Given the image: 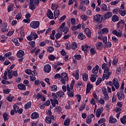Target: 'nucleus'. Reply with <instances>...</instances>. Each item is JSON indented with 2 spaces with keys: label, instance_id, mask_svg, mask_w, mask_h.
Returning a JSON list of instances; mask_svg holds the SVG:
<instances>
[{
  "label": "nucleus",
  "instance_id": "nucleus-45",
  "mask_svg": "<svg viewBox=\"0 0 126 126\" xmlns=\"http://www.w3.org/2000/svg\"><path fill=\"white\" fill-rule=\"evenodd\" d=\"M121 122L123 125H126V116H125L123 118H121Z\"/></svg>",
  "mask_w": 126,
  "mask_h": 126
},
{
  "label": "nucleus",
  "instance_id": "nucleus-60",
  "mask_svg": "<svg viewBox=\"0 0 126 126\" xmlns=\"http://www.w3.org/2000/svg\"><path fill=\"white\" fill-rule=\"evenodd\" d=\"M29 45H31V47H32V49H33V48H35V41H30L29 42Z\"/></svg>",
  "mask_w": 126,
  "mask_h": 126
},
{
  "label": "nucleus",
  "instance_id": "nucleus-14",
  "mask_svg": "<svg viewBox=\"0 0 126 126\" xmlns=\"http://www.w3.org/2000/svg\"><path fill=\"white\" fill-rule=\"evenodd\" d=\"M103 112V108H100L96 110V118H100V116H101V114H102Z\"/></svg>",
  "mask_w": 126,
  "mask_h": 126
},
{
  "label": "nucleus",
  "instance_id": "nucleus-31",
  "mask_svg": "<svg viewBox=\"0 0 126 126\" xmlns=\"http://www.w3.org/2000/svg\"><path fill=\"white\" fill-rule=\"evenodd\" d=\"M56 94L57 95H58V97H59L60 98H62V97H63V96L64 95V93H63V92L62 91H60L56 93Z\"/></svg>",
  "mask_w": 126,
  "mask_h": 126
},
{
  "label": "nucleus",
  "instance_id": "nucleus-20",
  "mask_svg": "<svg viewBox=\"0 0 126 126\" xmlns=\"http://www.w3.org/2000/svg\"><path fill=\"white\" fill-rule=\"evenodd\" d=\"M39 114L37 112H33L31 115V119L32 120H35L36 119H38L39 118Z\"/></svg>",
  "mask_w": 126,
  "mask_h": 126
},
{
  "label": "nucleus",
  "instance_id": "nucleus-29",
  "mask_svg": "<svg viewBox=\"0 0 126 126\" xmlns=\"http://www.w3.org/2000/svg\"><path fill=\"white\" fill-rule=\"evenodd\" d=\"M54 16L55 17V19H57L60 16V10L57 9L54 11Z\"/></svg>",
  "mask_w": 126,
  "mask_h": 126
},
{
  "label": "nucleus",
  "instance_id": "nucleus-33",
  "mask_svg": "<svg viewBox=\"0 0 126 126\" xmlns=\"http://www.w3.org/2000/svg\"><path fill=\"white\" fill-rule=\"evenodd\" d=\"M83 86V85L82 84V82L79 81L77 84H75V87H76V88H82Z\"/></svg>",
  "mask_w": 126,
  "mask_h": 126
},
{
  "label": "nucleus",
  "instance_id": "nucleus-11",
  "mask_svg": "<svg viewBox=\"0 0 126 126\" xmlns=\"http://www.w3.org/2000/svg\"><path fill=\"white\" fill-rule=\"evenodd\" d=\"M51 69L52 67H51V65L50 64H48L44 66V71H45V72L49 73L50 71H51Z\"/></svg>",
  "mask_w": 126,
  "mask_h": 126
},
{
  "label": "nucleus",
  "instance_id": "nucleus-54",
  "mask_svg": "<svg viewBox=\"0 0 126 126\" xmlns=\"http://www.w3.org/2000/svg\"><path fill=\"white\" fill-rule=\"evenodd\" d=\"M63 35V33H57L55 35V38H56V39H60V38H61V37H62V35Z\"/></svg>",
  "mask_w": 126,
  "mask_h": 126
},
{
  "label": "nucleus",
  "instance_id": "nucleus-16",
  "mask_svg": "<svg viewBox=\"0 0 126 126\" xmlns=\"http://www.w3.org/2000/svg\"><path fill=\"white\" fill-rule=\"evenodd\" d=\"M96 48L99 51H101L103 48V43L101 42H97L95 44Z\"/></svg>",
  "mask_w": 126,
  "mask_h": 126
},
{
  "label": "nucleus",
  "instance_id": "nucleus-57",
  "mask_svg": "<svg viewBox=\"0 0 126 126\" xmlns=\"http://www.w3.org/2000/svg\"><path fill=\"white\" fill-rule=\"evenodd\" d=\"M45 121L47 124H52V120L48 116L46 117Z\"/></svg>",
  "mask_w": 126,
  "mask_h": 126
},
{
  "label": "nucleus",
  "instance_id": "nucleus-1",
  "mask_svg": "<svg viewBox=\"0 0 126 126\" xmlns=\"http://www.w3.org/2000/svg\"><path fill=\"white\" fill-rule=\"evenodd\" d=\"M74 83H75V81L73 80L70 85H67V94L69 97H74V90H73V86H74Z\"/></svg>",
  "mask_w": 126,
  "mask_h": 126
},
{
  "label": "nucleus",
  "instance_id": "nucleus-30",
  "mask_svg": "<svg viewBox=\"0 0 126 126\" xmlns=\"http://www.w3.org/2000/svg\"><path fill=\"white\" fill-rule=\"evenodd\" d=\"M109 123L110 124H115V123H117V119L114 118L113 116H110L109 118Z\"/></svg>",
  "mask_w": 126,
  "mask_h": 126
},
{
  "label": "nucleus",
  "instance_id": "nucleus-53",
  "mask_svg": "<svg viewBox=\"0 0 126 126\" xmlns=\"http://www.w3.org/2000/svg\"><path fill=\"white\" fill-rule=\"evenodd\" d=\"M48 58H49V60H50V61H55V60H56V57L53 55H50L48 57Z\"/></svg>",
  "mask_w": 126,
  "mask_h": 126
},
{
  "label": "nucleus",
  "instance_id": "nucleus-52",
  "mask_svg": "<svg viewBox=\"0 0 126 126\" xmlns=\"http://www.w3.org/2000/svg\"><path fill=\"white\" fill-rule=\"evenodd\" d=\"M77 48V44L76 42L72 43V50H75Z\"/></svg>",
  "mask_w": 126,
  "mask_h": 126
},
{
  "label": "nucleus",
  "instance_id": "nucleus-59",
  "mask_svg": "<svg viewBox=\"0 0 126 126\" xmlns=\"http://www.w3.org/2000/svg\"><path fill=\"white\" fill-rule=\"evenodd\" d=\"M14 110L15 113H17L18 112V109H19V107L18 106L16 105V104H14L13 106Z\"/></svg>",
  "mask_w": 126,
  "mask_h": 126
},
{
  "label": "nucleus",
  "instance_id": "nucleus-25",
  "mask_svg": "<svg viewBox=\"0 0 126 126\" xmlns=\"http://www.w3.org/2000/svg\"><path fill=\"white\" fill-rule=\"evenodd\" d=\"M24 51L19 50L17 53V57H18V58H22V57L24 56Z\"/></svg>",
  "mask_w": 126,
  "mask_h": 126
},
{
  "label": "nucleus",
  "instance_id": "nucleus-23",
  "mask_svg": "<svg viewBox=\"0 0 126 126\" xmlns=\"http://www.w3.org/2000/svg\"><path fill=\"white\" fill-rule=\"evenodd\" d=\"M102 69H104V73H106L109 71V67H107L106 63H103L102 64Z\"/></svg>",
  "mask_w": 126,
  "mask_h": 126
},
{
  "label": "nucleus",
  "instance_id": "nucleus-28",
  "mask_svg": "<svg viewBox=\"0 0 126 126\" xmlns=\"http://www.w3.org/2000/svg\"><path fill=\"white\" fill-rule=\"evenodd\" d=\"M3 28L1 29V32H8V29L7 28V26L4 24V25H3Z\"/></svg>",
  "mask_w": 126,
  "mask_h": 126
},
{
  "label": "nucleus",
  "instance_id": "nucleus-58",
  "mask_svg": "<svg viewBox=\"0 0 126 126\" xmlns=\"http://www.w3.org/2000/svg\"><path fill=\"white\" fill-rule=\"evenodd\" d=\"M13 42L14 43L15 45L16 46H17V47H18V46H19V43L18 42V40H17V39L14 38L13 40Z\"/></svg>",
  "mask_w": 126,
  "mask_h": 126
},
{
  "label": "nucleus",
  "instance_id": "nucleus-9",
  "mask_svg": "<svg viewBox=\"0 0 126 126\" xmlns=\"http://www.w3.org/2000/svg\"><path fill=\"white\" fill-rule=\"evenodd\" d=\"M105 74H103V75L102 76V80H105V79H109L110 76H111V74H112V73L111 72H107L106 73H104Z\"/></svg>",
  "mask_w": 126,
  "mask_h": 126
},
{
  "label": "nucleus",
  "instance_id": "nucleus-5",
  "mask_svg": "<svg viewBox=\"0 0 126 126\" xmlns=\"http://www.w3.org/2000/svg\"><path fill=\"white\" fill-rule=\"evenodd\" d=\"M27 39L28 41H32V40H36L38 38V34L35 32H31L28 36H27Z\"/></svg>",
  "mask_w": 126,
  "mask_h": 126
},
{
  "label": "nucleus",
  "instance_id": "nucleus-61",
  "mask_svg": "<svg viewBox=\"0 0 126 126\" xmlns=\"http://www.w3.org/2000/svg\"><path fill=\"white\" fill-rule=\"evenodd\" d=\"M22 17V15L21 14V13L19 12L16 16V18L18 20L19 19H20Z\"/></svg>",
  "mask_w": 126,
  "mask_h": 126
},
{
  "label": "nucleus",
  "instance_id": "nucleus-39",
  "mask_svg": "<svg viewBox=\"0 0 126 126\" xmlns=\"http://www.w3.org/2000/svg\"><path fill=\"white\" fill-rule=\"evenodd\" d=\"M124 25H125V22L123 21L122 20H121L118 23H117V27H120V26H123L124 27Z\"/></svg>",
  "mask_w": 126,
  "mask_h": 126
},
{
  "label": "nucleus",
  "instance_id": "nucleus-49",
  "mask_svg": "<svg viewBox=\"0 0 126 126\" xmlns=\"http://www.w3.org/2000/svg\"><path fill=\"white\" fill-rule=\"evenodd\" d=\"M58 6L56 3H53L51 6V8L53 9V10H55V9H57L58 8Z\"/></svg>",
  "mask_w": 126,
  "mask_h": 126
},
{
  "label": "nucleus",
  "instance_id": "nucleus-26",
  "mask_svg": "<svg viewBox=\"0 0 126 126\" xmlns=\"http://www.w3.org/2000/svg\"><path fill=\"white\" fill-rule=\"evenodd\" d=\"M85 38H86V36L82 32L80 33L78 35V38L80 40H84Z\"/></svg>",
  "mask_w": 126,
  "mask_h": 126
},
{
  "label": "nucleus",
  "instance_id": "nucleus-56",
  "mask_svg": "<svg viewBox=\"0 0 126 126\" xmlns=\"http://www.w3.org/2000/svg\"><path fill=\"white\" fill-rule=\"evenodd\" d=\"M86 123L89 125H90V123L92 122V119L90 117H87L86 119Z\"/></svg>",
  "mask_w": 126,
  "mask_h": 126
},
{
  "label": "nucleus",
  "instance_id": "nucleus-62",
  "mask_svg": "<svg viewBox=\"0 0 126 126\" xmlns=\"http://www.w3.org/2000/svg\"><path fill=\"white\" fill-rule=\"evenodd\" d=\"M80 4H89V0H85L80 2Z\"/></svg>",
  "mask_w": 126,
  "mask_h": 126
},
{
  "label": "nucleus",
  "instance_id": "nucleus-63",
  "mask_svg": "<svg viewBox=\"0 0 126 126\" xmlns=\"http://www.w3.org/2000/svg\"><path fill=\"white\" fill-rule=\"evenodd\" d=\"M65 18H66V16L63 15L59 19V22H60V23L62 22H63V20H64Z\"/></svg>",
  "mask_w": 126,
  "mask_h": 126
},
{
  "label": "nucleus",
  "instance_id": "nucleus-38",
  "mask_svg": "<svg viewBox=\"0 0 126 126\" xmlns=\"http://www.w3.org/2000/svg\"><path fill=\"white\" fill-rule=\"evenodd\" d=\"M55 111L57 112V113H62V108L59 106H57L56 107H55Z\"/></svg>",
  "mask_w": 126,
  "mask_h": 126
},
{
  "label": "nucleus",
  "instance_id": "nucleus-21",
  "mask_svg": "<svg viewBox=\"0 0 126 126\" xmlns=\"http://www.w3.org/2000/svg\"><path fill=\"white\" fill-rule=\"evenodd\" d=\"M81 28V24H79L77 26H73L71 27L72 31H76V30H79Z\"/></svg>",
  "mask_w": 126,
  "mask_h": 126
},
{
  "label": "nucleus",
  "instance_id": "nucleus-55",
  "mask_svg": "<svg viewBox=\"0 0 126 126\" xmlns=\"http://www.w3.org/2000/svg\"><path fill=\"white\" fill-rule=\"evenodd\" d=\"M70 21L71 25H75V24H76V21L75 20V18H71Z\"/></svg>",
  "mask_w": 126,
  "mask_h": 126
},
{
  "label": "nucleus",
  "instance_id": "nucleus-48",
  "mask_svg": "<svg viewBox=\"0 0 126 126\" xmlns=\"http://www.w3.org/2000/svg\"><path fill=\"white\" fill-rule=\"evenodd\" d=\"M72 75L73 76H75L76 79H78V77H79V74L78 73V72H77V71H76L75 74L73 73Z\"/></svg>",
  "mask_w": 126,
  "mask_h": 126
},
{
  "label": "nucleus",
  "instance_id": "nucleus-51",
  "mask_svg": "<svg viewBox=\"0 0 126 126\" xmlns=\"http://www.w3.org/2000/svg\"><path fill=\"white\" fill-rule=\"evenodd\" d=\"M14 6V5H13V4L10 5L7 9L8 12H10V11H12Z\"/></svg>",
  "mask_w": 126,
  "mask_h": 126
},
{
  "label": "nucleus",
  "instance_id": "nucleus-7",
  "mask_svg": "<svg viewBox=\"0 0 126 126\" xmlns=\"http://www.w3.org/2000/svg\"><path fill=\"white\" fill-rule=\"evenodd\" d=\"M117 97H118V100L122 101L125 99V94L122 91L117 92L116 94Z\"/></svg>",
  "mask_w": 126,
  "mask_h": 126
},
{
  "label": "nucleus",
  "instance_id": "nucleus-8",
  "mask_svg": "<svg viewBox=\"0 0 126 126\" xmlns=\"http://www.w3.org/2000/svg\"><path fill=\"white\" fill-rule=\"evenodd\" d=\"M113 83L116 89H119V88H120V83H119V80L118 79L114 78L113 80Z\"/></svg>",
  "mask_w": 126,
  "mask_h": 126
},
{
  "label": "nucleus",
  "instance_id": "nucleus-17",
  "mask_svg": "<svg viewBox=\"0 0 126 126\" xmlns=\"http://www.w3.org/2000/svg\"><path fill=\"white\" fill-rule=\"evenodd\" d=\"M90 48V47L87 45V44H85L82 46V50L84 51V53H87V52H89Z\"/></svg>",
  "mask_w": 126,
  "mask_h": 126
},
{
  "label": "nucleus",
  "instance_id": "nucleus-43",
  "mask_svg": "<svg viewBox=\"0 0 126 126\" xmlns=\"http://www.w3.org/2000/svg\"><path fill=\"white\" fill-rule=\"evenodd\" d=\"M113 111L114 112H115L116 113H118V114L119 113L121 114V111H122V109L121 108H120V107H117L115 108L113 110Z\"/></svg>",
  "mask_w": 126,
  "mask_h": 126
},
{
  "label": "nucleus",
  "instance_id": "nucleus-36",
  "mask_svg": "<svg viewBox=\"0 0 126 126\" xmlns=\"http://www.w3.org/2000/svg\"><path fill=\"white\" fill-rule=\"evenodd\" d=\"M32 105V103L31 102H29L27 104L25 105V110H28V109H29L30 107H31V105Z\"/></svg>",
  "mask_w": 126,
  "mask_h": 126
},
{
  "label": "nucleus",
  "instance_id": "nucleus-27",
  "mask_svg": "<svg viewBox=\"0 0 126 126\" xmlns=\"http://www.w3.org/2000/svg\"><path fill=\"white\" fill-rule=\"evenodd\" d=\"M85 33H86L87 36H88V37L91 36V32L90 31V29L88 28L85 29Z\"/></svg>",
  "mask_w": 126,
  "mask_h": 126
},
{
  "label": "nucleus",
  "instance_id": "nucleus-24",
  "mask_svg": "<svg viewBox=\"0 0 126 126\" xmlns=\"http://www.w3.org/2000/svg\"><path fill=\"white\" fill-rule=\"evenodd\" d=\"M113 16V14L111 12H107L105 14L104 17L105 19H109L110 17Z\"/></svg>",
  "mask_w": 126,
  "mask_h": 126
},
{
  "label": "nucleus",
  "instance_id": "nucleus-22",
  "mask_svg": "<svg viewBox=\"0 0 126 126\" xmlns=\"http://www.w3.org/2000/svg\"><path fill=\"white\" fill-rule=\"evenodd\" d=\"M97 77H98L97 75H94V74H92L90 78V80L91 82H95L96 81Z\"/></svg>",
  "mask_w": 126,
  "mask_h": 126
},
{
  "label": "nucleus",
  "instance_id": "nucleus-42",
  "mask_svg": "<svg viewBox=\"0 0 126 126\" xmlns=\"http://www.w3.org/2000/svg\"><path fill=\"white\" fill-rule=\"evenodd\" d=\"M83 79L84 81H87L88 80V74L84 73V74L83 75Z\"/></svg>",
  "mask_w": 126,
  "mask_h": 126
},
{
  "label": "nucleus",
  "instance_id": "nucleus-50",
  "mask_svg": "<svg viewBox=\"0 0 126 126\" xmlns=\"http://www.w3.org/2000/svg\"><path fill=\"white\" fill-rule=\"evenodd\" d=\"M90 53L92 55V56H94L96 54V51H95L94 48H92L90 50Z\"/></svg>",
  "mask_w": 126,
  "mask_h": 126
},
{
  "label": "nucleus",
  "instance_id": "nucleus-37",
  "mask_svg": "<svg viewBox=\"0 0 126 126\" xmlns=\"http://www.w3.org/2000/svg\"><path fill=\"white\" fill-rule=\"evenodd\" d=\"M85 106H86V102L81 104V107L79 108V111L80 112L83 111L85 109Z\"/></svg>",
  "mask_w": 126,
  "mask_h": 126
},
{
  "label": "nucleus",
  "instance_id": "nucleus-41",
  "mask_svg": "<svg viewBox=\"0 0 126 126\" xmlns=\"http://www.w3.org/2000/svg\"><path fill=\"white\" fill-rule=\"evenodd\" d=\"M79 10H81V11L84 12L86 10V7L85 6L80 5L78 7Z\"/></svg>",
  "mask_w": 126,
  "mask_h": 126
},
{
  "label": "nucleus",
  "instance_id": "nucleus-19",
  "mask_svg": "<svg viewBox=\"0 0 126 126\" xmlns=\"http://www.w3.org/2000/svg\"><path fill=\"white\" fill-rule=\"evenodd\" d=\"M112 34H114L118 37L122 36V32H121V31H117V30H115L112 32Z\"/></svg>",
  "mask_w": 126,
  "mask_h": 126
},
{
  "label": "nucleus",
  "instance_id": "nucleus-15",
  "mask_svg": "<svg viewBox=\"0 0 126 126\" xmlns=\"http://www.w3.org/2000/svg\"><path fill=\"white\" fill-rule=\"evenodd\" d=\"M99 65H96L94 68H93L92 70V73H94V75H97V73H98V71L99 70Z\"/></svg>",
  "mask_w": 126,
  "mask_h": 126
},
{
  "label": "nucleus",
  "instance_id": "nucleus-40",
  "mask_svg": "<svg viewBox=\"0 0 126 126\" xmlns=\"http://www.w3.org/2000/svg\"><path fill=\"white\" fill-rule=\"evenodd\" d=\"M119 13L121 16H125L126 14V10H123L121 9H119Z\"/></svg>",
  "mask_w": 126,
  "mask_h": 126
},
{
  "label": "nucleus",
  "instance_id": "nucleus-44",
  "mask_svg": "<svg viewBox=\"0 0 126 126\" xmlns=\"http://www.w3.org/2000/svg\"><path fill=\"white\" fill-rule=\"evenodd\" d=\"M8 115L6 113H3V118L4 120V121H8Z\"/></svg>",
  "mask_w": 126,
  "mask_h": 126
},
{
  "label": "nucleus",
  "instance_id": "nucleus-47",
  "mask_svg": "<svg viewBox=\"0 0 126 126\" xmlns=\"http://www.w3.org/2000/svg\"><path fill=\"white\" fill-rule=\"evenodd\" d=\"M70 120L69 119H66L64 121V126H69Z\"/></svg>",
  "mask_w": 126,
  "mask_h": 126
},
{
  "label": "nucleus",
  "instance_id": "nucleus-32",
  "mask_svg": "<svg viewBox=\"0 0 126 126\" xmlns=\"http://www.w3.org/2000/svg\"><path fill=\"white\" fill-rule=\"evenodd\" d=\"M119 17L117 15H114L112 17V20L113 22H117L119 21Z\"/></svg>",
  "mask_w": 126,
  "mask_h": 126
},
{
  "label": "nucleus",
  "instance_id": "nucleus-13",
  "mask_svg": "<svg viewBox=\"0 0 126 126\" xmlns=\"http://www.w3.org/2000/svg\"><path fill=\"white\" fill-rule=\"evenodd\" d=\"M17 87L18 89H20V90H23L24 91H26V86H25V85L22 83L18 84Z\"/></svg>",
  "mask_w": 126,
  "mask_h": 126
},
{
  "label": "nucleus",
  "instance_id": "nucleus-46",
  "mask_svg": "<svg viewBox=\"0 0 126 126\" xmlns=\"http://www.w3.org/2000/svg\"><path fill=\"white\" fill-rule=\"evenodd\" d=\"M51 90L52 91H53L54 92H56L58 91V86L56 85H53L51 87Z\"/></svg>",
  "mask_w": 126,
  "mask_h": 126
},
{
  "label": "nucleus",
  "instance_id": "nucleus-18",
  "mask_svg": "<svg viewBox=\"0 0 126 126\" xmlns=\"http://www.w3.org/2000/svg\"><path fill=\"white\" fill-rule=\"evenodd\" d=\"M52 96L53 98V101L57 105H59V101H58V99L57 98H58V95L56 94L55 93H52Z\"/></svg>",
  "mask_w": 126,
  "mask_h": 126
},
{
  "label": "nucleus",
  "instance_id": "nucleus-64",
  "mask_svg": "<svg viewBox=\"0 0 126 126\" xmlns=\"http://www.w3.org/2000/svg\"><path fill=\"white\" fill-rule=\"evenodd\" d=\"M101 82H102V78H98L96 82V86H98V84H100V83H101Z\"/></svg>",
  "mask_w": 126,
  "mask_h": 126
},
{
  "label": "nucleus",
  "instance_id": "nucleus-10",
  "mask_svg": "<svg viewBox=\"0 0 126 126\" xmlns=\"http://www.w3.org/2000/svg\"><path fill=\"white\" fill-rule=\"evenodd\" d=\"M108 32H109V30H108V29H107L106 28H104L103 29H100L98 31V34L99 35H102V34H104V33L105 34H107Z\"/></svg>",
  "mask_w": 126,
  "mask_h": 126
},
{
  "label": "nucleus",
  "instance_id": "nucleus-4",
  "mask_svg": "<svg viewBox=\"0 0 126 126\" xmlns=\"http://www.w3.org/2000/svg\"><path fill=\"white\" fill-rule=\"evenodd\" d=\"M64 25H65V23H63L58 29L57 31L59 32H61V33H63V32H64L65 31H66V32H68L69 31L68 28L67 27H64Z\"/></svg>",
  "mask_w": 126,
  "mask_h": 126
},
{
  "label": "nucleus",
  "instance_id": "nucleus-35",
  "mask_svg": "<svg viewBox=\"0 0 126 126\" xmlns=\"http://www.w3.org/2000/svg\"><path fill=\"white\" fill-rule=\"evenodd\" d=\"M47 115H48V116H49L50 118H51V119H52V120L55 119V117H54V116L52 115V111L51 110H48V112H47Z\"/></svg>",
  "mask_w": 126,
  "mask_h": 126
},
{
  "label": "nucleus",
  "instance_id": "nucleus-12",
  "mask_svg": "<svg viewBox=\"0 0 126 126\" xmlns=\"http://www.w3.org/2000/svg\"><path fill=\"white\" fill-rule=\"evenodd\" d=\"M47 17H48V18H50V19H54V14L51 10L48 9L47 10Z\"/></svg>",
  "mask_w": 126,
  "mask_h": 126
},
{
  "label": "nucleus",
  "instance_id": "nucleus-3",
  "mask_svg": "<svg viewBox=\"0 0 126 126\" xmlns=\"http://www.w3.org/2000/svg\"><path fill=\"white\" fill-rule=\"evenodd\" d=\"M93 20L96 23H101L103 20V16L100 14L95 15L93 18Z\"/></svg>",
  "mask_w": 126,
  "mask_h": 126
},
{
  "label": "nucleus",
  "instance_id": "nucleus-34",
  "mask_svg": "<svg viewBox=\"0 0 126 126\" xmlns=\"http://www.w3.org/2000/svg\"><path fill=\"white\" fill-rule=\"evenodd\" d=\"M101 10L102 11H108V8L107 7V5L105 4H101Z\"/></svg>",
  "mask_w": 126,
  "mask_h": 126
},
{
  "label": "nucleus",
  "instance_id": "nucleus-6",
  "mask_svg": "<svg viewBox=\"0 0 126 126\" xmlns=\"http://www.w3.org/2000/svg\"><path fill=\"white\" fill-rule=\"evenodd\" d=\"M30 26L33 29H37L40 26V22L39 21H32L31 23Z\"/></svg>",
  "mask_w": 126,
  "mask_h": 126
},
{
  "label": "nucleus",
  "instance_id": "nucleus-2",
  "mask_svg": "<svg viewBox=\"0 0 126 126\" xmlns=\"http://www.w3.org/2000/svg\"><path fill=\"white\" fill-rule=\"evenodd\" d=\"M39 3H40V0H30L29 7L30 9L34 10Z\"/></svg>",
  "mask_w": 126,
  "mask_h": 126
}]
</instances>
